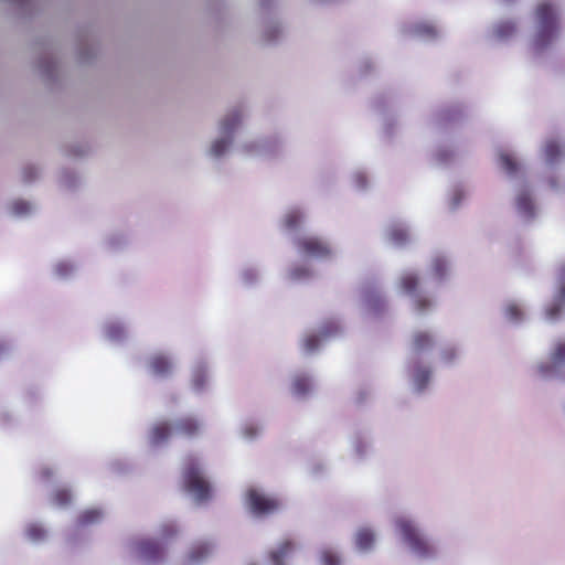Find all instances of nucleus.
<instances>
[{
	"label": "nucleus",
	"mask_w": 565,
	"mask_h": 565,
	"mask_svg": "<svg viewBox=\"0 0 565 565\" xmlns=\"http://www.w3.org/2000/svg\"><path fill=\"white\" fill-rule=\"evenodd\" d=\"M246 499L249 510L259 516L271 514L280 507L278 499L268 497L257 489H249L246 492Z\"/></svg>",
	"instance_id": "3"
},
{
	"label": "nucleus",
	"mask_w": 565,
	"mask_h": 565,
	"mask_svg": "<svg viewBox=\"0 0 565 565\" xmlns=\"http://www.w3.org/2000/svg\"><path fill=\"white\" fill-rule=\"evenodd\" d=\"M100 518H102V512L99 510L90 509V510L84 511L78 516L77 522L79 525H88V524L99 521Z\"/></svg>",
	"instance_id": "21"
},
{
	"label": "nucleus",
	"mask_w": 565,
	"mask_h": 565,
	"mask_svg": "<svg viewBox=\"0 0 565 565\" xmlns=\"http://www.w3.org/2000/svg\"><path fill=\"white\" fill-rule=\"evenodd\" d=\"M428 32H430L431 34H435V31H434V29H433V28H430V29L428 30Z\"/></svg>",
	"instance_id": "42"
},
{
	"label": "nucleus",
	"mask_w": 565,
	"mask_h": 565,
	"mask_svg": "<svg viewBox=\"0 0 565 565\" xmlns=\"http://www.w3.org/2000/svg\"><path fill=\"white\" fill-rule=\"evenodd\" d=\"M563 365H565V340H558L551 350L550 362L542 363L539 371L543 376H550Z\"/></svg>",
	"instance_id": "9"
},
{
	"label": "nucleus",
	"mask_w": 565,
	"mask_h": 565,
	"mask_svg": "<svg viewBox=\"0 0 565 565\" xmlns=\"http://www.w3.org/2000/svg\"><path fill=\"white\" fill-rule=\"evenodd\" d=\"M500 164H501L502 169L508 174H511V175L516 173V171L519 170L518 162L514 160L513 157H511L508 153H502L500 156Z\"/></svg>",
	"instance_id": "22"
},
{
	"label": "nucleus",
	"mask_w": 565,
	"mask_h": 565,
	"mask_svg": "<svg viewBox=\"0 0 565 565\" xmlns=\"http://www.w3.org/2000/svg\"><path fill=\"white\" fill-rule=\"evenodd\" d=\"M516 205L520 212L526 216H533V202L529 193H521L516 199Z\"/></svg>",
	"instance_id": "17"
},
{
	"label": "nucleus",
	"mask_w": 565,
	"mask_h": 565,
	"mask_svg": "<svg viewBox=\"0 0 565 565\" xmlns=\"http://www.w3.org/2000/svg\"><path fill=\"white\" fill-rule=\"evenodd\" d=\"M535 17L537 22L535 45L537 49H542L548 45L557 35V15L550 2H541L535 9Z\"/></svg>",
	"instance_id": "2"
},
{
	"label": "nucleus",
	"mask_w": 565,
	"mask_h": 565,
	"mask_svg": "<svg viewBox=\"0 0 565 565\" xmlns=\"http://www.w3.org/2000/svg\"><path fill=\"white\" fill-rule=\"evenodd\" d=\"M430 372L426 369H418L415 373V382L418 387L422 390L426 386L429 380Z\"/></svg>",
	"instance_id": "31"
},
{
	"label": "nucleus",
	"mask_w": 565,
	"mask_h": 565,
	"mask_svg": "<svg viewBox=\"0 0 565 565\" xmlns=\"http://www.w3.org/2000/svg\"><path fill=\"white\" fill-rule=\"evenodd\" d=\"M322 562L323 565H340V558L330 551L323 552Z\"/></svg>",
	"instance_id": "33"
},
{
	"label": "nucleus",
	"mask_w": 565,
	"mask_h": 565,
	"mask_svg": "<svg viewBox=\"0 0 565 565\" xmlns=\"http://www.w3.org/2000/svg\"><path fill=\"white\" fill-rule=\"evenodd\" d=\"M211 552L210 545L206 543H202L199 545H195L190 553V559L193 562H199L203 559L206 555H209Z\"/></svg>",
	"instance_id": "24"
},
{
	"label": "nucleus",
	"mask_w": 565,
	"mask_h": 565,
	"mask_svg": "<svg viewBox=\"0 0 565 565\" xmlns=\"http://www.w3.org/2000/svg\"><path fill=\"white\" fill-rule=\"evenodd\" d=\"M200 431V423L191 416L182 417L174 425V433L185 438H192Z\"/></svg>",
	"instance_id": "10"
},
{
	"label": "nucleus",
	"mask_w": 565,
	"mask_h": 565,
	"mask_svg": "<svg viewBox=\"0 0 565 565\" xmlns=\"http://www.w3.org/2000/svg\"><path fill=\"white\" fill-rule=\"evenodd\" d=\"M40 475L43 479H50L53 476V471L50 468H43Z\"/></svg>",
	"instance_id": "36"
},
{
	"label": "nucleus",
	"mask_w": 565,
	"mask_h": 565,
	"mask_svg": "<svg viewBox=\"0 0 565 565\" xmlns=\"http://www.w3.org/2000/svg\"><path fill=\"white\" fill-rule=\"evenodd\" d=\"M294 276H295V277H300L301 275H300L297 270H295V271H294Z\"/></svg>",
	"instance_id": "41"
},
{
	"label": "nucleus",
	"mask_w": 565,
	"mask_h": 565,
	"mask_svg": "<svg viewBox=\"0 0 565 565\" xmlns=\"http://www.w3.org/2000/svg\"><path fill=\"white\" fill-rule=\"evenodd\" d=\"M399 285L405 294L415 296L414 305L418 312H423L430 307L429 299L416 294L419 287V278L417 275L413 273L404 274L401 277Z\"/></svg>",
	"instance_id": "6"
},
{
	"label": "nucleus",
	"mask_w": 565,
	"mask_h": 565,
	"mask_svg": "<svg viewBox=\"0 0 565 565\" xmlns=\"http://www.w3.org/2000/svg\"><path fill=\"white\" fill-rule=\"evenodd\" d=\"M407 238L408 234L405 228L396 226L390 231V239L396 245L404 244Z\"/></svg>",
	"instance_id": "26"
},
{
	"label": "nucleus",
	"mask_w": 565,
	"mask_h": 565,
	"mask_svg": "<svg viewBox=\"0 0 565 565\" xmlns=\"http://www.w3.org/2000/svg\"><path fill=\"white\" fill-rule=\"evenodd\" d=\"M182 479L185 490L191 493L198 502H204L211 498V486L204 478L200 465L194 457H188L185 459Z\"/></svg>",
	"instance_id": "1"
},
{
	"label": "nucleus",
	"mask_w": 565,
	"mask_h": 565,
	"mask_svg": "<svg viewBox=\"0 0 565 565\" xmlns=\"http://www.w3.org/2000/svg\"><path fill=\"white\" fill-rule=\"evenodd\" d=\"M295 544L286 540L284 541L276 551L270 553V559L274 565H285L284 559L294 552Z\"/></svg>",
	"instance_id": "14"
},
{
	"label": "nucleus",
	"mask_w": 565,
	"mask_h": 565,
	"mask_svg": "<svg viewBox=\"0 0 565 565\" xmlns=\"http://www.w3.org/2000/svg\"><path fill=\"white\" fill-rule=\"evenodd\" d=\"M26 534L32 541H40L45 537V531L42 526L32 524L26 529Z\"/></svg>",
	"instance_id": "30"
},
{
	"label": "nucleus",
	"mask_w": 565,
	"mask_h": 565,
	"mask_svg": "<svg viewBox=\"0 0 565 565\" xmlns=\"http://www.w3.org/2000/svg\"><path fill=\"white\" fill-rule=\"evenodd\" d=\"M310 390V381L306 376H297L292 383V391L296 395H305Z\"/></svg>",
	"instance_id": "23"
},
{
	"label": "nucleus",
	"mask_w": 565,
	"mask_h": 565,
	"mask_svg": "<svg viewBox=\"0 0 565 565\" xmlns=\"http://www.w3.org/2000/svg\"><path fill=\"white\" fill-rule=\"evenodd\" d=\"M241 120H242V116L237 111L227 115L221 124L222 132H224V134L232 132L241 124Z\"/></svg>",
	"instance_id": "16"
},
{
	"label": "nucleus",
	"mask_w": 565,
	"mask_h": 565,
	"mask_svg": "<svg viewBox=\"0 0 565 565\" xmlns=\"http://www.w3.org/2000/svg\"><path fill=\"white\" fill-rule=\"evenodd\" d=\"M302 221V215L298 210L289 211L284 217V226L287 230H296Z\"/></svg>",
	"instance_id": "19"
},
{
	"label": "nucleus",
	"mask_w": 565,
	"mask_h": 565,
	"mask_svg": "<svg viewBox=\"0 0 565 565\" xmlns=\"http://www.w3.org/2000/svg\"><path fill=\"white\" fill-rule=\"evenodd\" d=\"M52 501L55 505L64 508L71 503L72 494L67 489H57L53 493Z\"/></svg>",
	"instance_id": "20"
},
{
	"label": "nucleus",
	"mask_w": 565,
	"mask_h": 565,
	"mask_svg": "<svg viewBox=\"0 0 565 565\" xmlns=\"http://www.w3.org/2000/svg\"><path fill=\"white\" fill-rule=\"evenodd\" d=\"M454 356H455V351H452V350L445 351V352L443 353V358H444L446 361H450V360H452V359H454Z\"/></svg>",
	"instance_id": "38"
},
{
	"label": "nucleus",
	"mask_w": 565,
	"mask_h": 565,
	"mask_svg": "<svg viewBox=\"0 0 565 565\" xmlns=\"http://www.w3.org/2000/svg\"><path fill=\"white\" fill-rule=\"evenodd\" d=\"M149 366L157 376L166 377L171 374L173 364L169 356L158 353L151 356Z\"/></svg>",
	"instance_id": "11"
},
{
	"label": "nucleus",
	"mask_w": 565,
	"mask_h": 565,
	"mask_svg": "<svg viewBox=\"0 0 565 565\" xmlns=\"http://www.w3.org/2000/svg\"><path fill=\"white\" fill-rule=\"evenodd\" d=\"M338 331V326L335 323H330V328L329 326H326L322 330V335L323 337H329L333 333H335Z\"/></svg>",
	"instance_id": "35"
},
{
	"label": "nucleus",
	"mask_w": 565,
	"mask_h": 565,
	"mask_svg": "<svg viewBox=\"0 0 565 565\" xmlns=\"http://www.w3.org/2000/svg\"><path fill=\"white\" fill-rule=\"evenodd\" d=\"M173 431L174 427L172 428L167 422L158 423L150 431V440L153 445L161 444L166 441Z\"/></svg>",
	"instance_id": "13"
},
{
	"label": "nucleus",
	"mask_w": 565,
	"mask_h": 565,
	"mask_svg": "<svg viewBox=\"0 0 565 565\" xmlns=\"http://www.w3.org/2000/svg\"><path fill=\"white\" fill-rule=\"evenodd\" d=\"M433 345L434 338L428 332L418 331L414 333L412 339V350L414 351V353L419 354L422 352H425L433 348Z\"/></svg>",
	"instance_id": "12"
},
{
	"label": "nucleus",
	"mask_w": 565,
	"mask_h": 565,
	"mask_svg": "<svg viewBox=\"0 0 565 565\" xmlns=\"http://www.w3.org/2000/svg\"><path fill=\"white\" fill-rule=\"evenodd\" d=\"M12 207H13V211L17 214H24V213H28L30 211L29 203L23 202V201L14 202Z\"/></svg>",
	"instance_id": "34"
},
{
	"label": "nucleus",
	"mask_w": 565,
	"mask_h": 565,
	"mask_svg": "<svg viewBox=\"0 0 565 565\" xmlns=\"http://www.w3.org/2000/svg\"><path fill=\"white\" fill-rule=\"evenodd\" d=\"M175 533V530L172 525H169V526H166L164 527V535L166 536H171Z\"/></svg>",
	"instance_id": "39"
},
{
	"label": "nucleus",
	"mask_w": 565,
	"mask_h": 565,
	"mask_svg": "<svg viewBox=\"0 0 565 565\" xmlns=\"http://www.w3.org/2000/svg\"><path fill=\"white\" fill-rule=\"evenodd\" d=\"M299 249L307 256L327 258L331 255V248L324 241L318 237H303L297 242Z\"/></svg>",
	"instance_id": "7"
},
{
	"label": "nucleus",
	"mask_w": 565,
	"mask_h": 565,
	"mask_svg": "<svg viewBox=\"0 0 565 565\" xmlns=\"http://www.w3.org/2000/svg\"><path fill=\"white\" fill-rule=\"evenodd\" d=\"M134 553L145 562H158L163 558L164 548L154 540H140L134 543Z\"/></svg>",
	"instance_id": "5"
},
{
	"label": "nucleus",
	"mask_w": 565,
	"mask_h": 565,
	"mask_svg": "<svg viewBox=\"0 0 565 565\" xmlns=\"http://www.w3.org/2000/svg\"><path fill=\"white\" fill-rule=\"evenodd\" d=\"M433 274L436 278L441 279L447 270V264L443 258H436L431 265Z\"/></svg>",
	"instance_id": "27"
},
{
	"label": "nucleus",
	"mask_w": 565,
	"mask_h": 565,
	"mask_svg": "<svg viewBox=\"0 0 565 565\" xmlns=\"http://www.w3.org/2000/svg\"><path fill=\"white\" fill-rule=\"evenodd\" d=\"M204 384V380H203V376L202 375H198L195 379H194V386L195 388H201Z\"/></svg>",
	"instance_id": "37"
},
{
	"label": "nucleus",
	"mask_w": 565,
	"mask_h": 565,
	"mask_svg": "<svg viewBox=\"0 0 565 565\" xmlns=\"http://www.w3.org/2000/svg\"><path fill=\"white\" fill-rule=\"evenodd\" d=\"M505 315H507L508 319L513 322L520 321L523 317V312H522L521 308L515 303H511V305L507 306Z\"/></svg>",
	"instance_id": "29"
},
{
	"label": "nucleus",
	"mask_w": 565,
	"mask_h": 565,
	"mask_svg": "<svg viewBox=\"0 0 565 565\" xmlns=\"http://www.w3.org/2000/svg\"><path fill=\"white\" fill-rule=\"evenodd\" d=\"M516 31V25L513 21H502L495 28V35L499 39H508Z\"/></svg>",
	"instance_id": "18"
},
{
	"label": "nucleus",
	"mask_w": 565,
	"mask_h": 565,
	"mask_svg": "<svg viewBox=\"0 0 565 565\" xmlns=\"http://www.w3.org/2000/svg\"><path fill=\"white\" fill-rule=\"evenodd\" d=\"M565 308V266H562L558 271V287L552 303L545 310L548 320H556L562 310Z\"/></svg>",
	"instance_id": "8"
},
{
	"label": "nucleus",
	"mask_w": 565,
	"mask_h": 565,
	"mask_svg": "<svg viewBox=\"0 0 565 565\" xmlns=\"http://www.w3.org/2000/svg\"><path fill=\"white\" fill-rule=\"evenodd\" d=\"M34 175L35 174L32 171H30V174H29V170L24 171V179H25V181H31L34 178Z\"/></svg>",
	"instance_id": "40"
},
{
	"label": "nucleus",
	"mask_w": 565,
	"mask_h": 565,
	"mask_svg": "<svg viewBox=\"0 0 565 565\" xmlns=\"http://www.w3.org/2000/svg\"><path fill=\"white\" fill-rule=\"evenodd\" d=\"M303 347L307 352H312L319 347V338L315 334L306 337Z\"/></svg>",
	"instance_id": "32"
},
{
	"label": "nucleus",
	"mask_w": 565,
	"mask_h": 565,
	"mask_svg": "<svg viewBox=\"0 0 565 565\" xmlns=\"http://www.w3.org/2000/svg\"><path fill=\"white\" fill-rule=\"evenodd\" d=\"M374 533L370 529H361L356 533L355 543L359 550L369 551L374 544Z\"/></svg>",
	"instance_id": "15"
},
{
	"label": "nucleus",
	"mask_w": 565,
	"mask_h": 565,
	"mask_svg": "<svg viewBox=\"0 0 565 565\" xmlns=\"http://www.w3.org/2000/svg\"><path fill=\"white\" fill-rule=\"evenodd\" d=\"M398 527L404 540L409 544L414 552L420 556H428L431 553V546L424 537H422L412 522L402 520L398 522Z\"/></svg>",
	"instance_id": "4"
},
{
	"label": "nucleus",
	"mask_w": 565,
	"mask_h": 565,
	"mask_svg": "<svg viewBox=\"0 0 565 565\" xmlns=\"http://www.w3.org/2000/svg\"><path fill=\"white\" fill-rule=\"evenodd\" d=\"M544 153L547 161H555L561 153L558 143L555 140L547 141L544 147Z\"/></svg>",
	"instance_id": "25"
},
{
	"label": "nucleus",
	"mask_w": 565,
	"mask_h": 565,
	"mask_svg": "<svg viewBox=\"0 0 565 565\" xmlns=\"http://www.w3.org/2000/svg\"><path fill=\"white\" fill-rule=\"evenodd\" d=\"M230 143H231V140L223 139V138L214 141L212 147H211L212 154L214 157L222 156L226 151V149L228 148Z\"/></svg>",
	"instance_id": "28"
}]
</instances>
